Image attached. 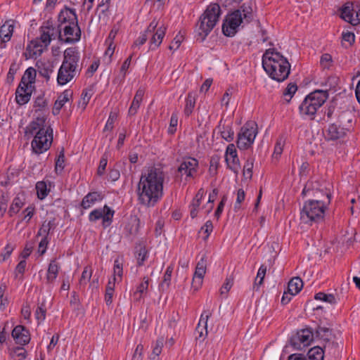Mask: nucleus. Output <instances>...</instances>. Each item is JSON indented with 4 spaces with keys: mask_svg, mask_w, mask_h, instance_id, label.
Returning a JSON list of instances; mask_svg holds the SVG:
<instances>
[{
    "mask_svg": "<svg viewBox=\"0 0 360 360\" xmlns=\"http://www.w3.org/2000/svg\"><path fill=\"white\" fill-rule=\"evenodd\" d=\"M166 28L164 27H160L155 28V31L152 34H149L150 43L149 50L154 51L161 44L165 35Z\"/></svg>",
    "mask_w": 360,
    "mask_h": 360,
    "instance_id": "18",
    "label": "nucleus"
},
{
    "mask_svg": "<svg viewBox=\"0 0 360 360\" xmlns=\"http://www.w3.org/2000/svg\"><path fill=\"white\" fill-rule=\"evenodd\" d=\"M114 214L115 211L105 205L103 208H96L92 210L89 214V220L91 222H95L102 219V225L106 228L112 224Z\"/></svg>",
    "mask_w": 360,
    "mask_h": 360,
    "instance_id": "10",
    "label": "nucleus"
},
{
    "mask_svg": "<svg viewBox=\"0 0 360 360\" xmlns=\"http://www.w3.org/2000/svg\"><path fill=\"white\" fill-rule=\"evenodd\" d=\"M131 59L132 56L131 55L123 62L120 68V75L115 79V81L119 82V84H122L124 82L127 70L131 62Z\"/></svg>",
    "mask_w": 360,
    "mask_h": 360,
    "instance_id": "39",
    "label": "nucleus"
},
{
    "mask_svg": "<svg viewBox=\"0 0 360 360\" xmlns=\"http://www.w3.org/2000/svg\"><path fill=\"white\" fill-rule=\"evenodd\" d=\"M35 206L33 204L30 205L22 211V214H24V217H22V220L25 221L26 223H29L31 219L35 214Z\"/></svg>",
    "mask_w": 360,
    "mask_h": 360,
    "instance_id": "52",
    "label": "nucleus"
},
{
    "mask_svg": "<svg viewBox=\"0 0 360 360\" xmlns=\"http://www.w3.org/2000/svg\"><path fill=\"white\" fill-rule=\"evenodd\" d=\"M206 272V260L204 257L198 262L193 274L194 277L203 279Z\"/></svg>",
    "mask_w": 360,
    "mask_h": 360,
    "instance_id": "46",
    "label": "nucleus"
},
{
    "mask_svg": "<svg viewBox=\"0 0 360 360\" xmlns=\"http://www.w3.org/2000/svg\"><path fill=\"white\" fill-rule=\"evenodd\" d=\"M25 136H33L31 148L33 153L40 155L47 151L53 142V129L46 126V118L38 116L26 127Z\"/></svg>",
    "mask_w": 360,
    "mask_h": 360,
    "instance_id": "2",
    "label": "nucleus"
},
{
    "mask_svg": "<svg viewBox=\"0 0 360 360\" xmlns=\"http://www.w3.org/2000/svg\"><path fill=\"white\" fill-rule=\"evenodd\" d=\"M303 288V281L300 277H294L288 282V292L290 295L298 294Z\"/></svg>",
    "mask_w": 360,
    "mask_h": 360,
    "instance_id": "33",
    "label": "nucleus"
},
{
    "mask_svg": "<svg viewBox=\"0 0 360 360\" xmlns=\"http://www.w3.org/2000/svg\"><path fill=\"white\" fill-rule=\"evenodd\" d=\"M11 335L15 343L21 346L27 345L31 339L29 330L22 325L16 326L13 329Z\"/></svg>",
    "mask_w": 360,
    "mask_h": 360,
    "instance_id": "16",
    "label": "nucleus"
},
{
    "mask_svg": "<svg viewBox=\"0 0 360 360\" xmlns=\"http://www.w3.org/2000/svg\"><path fill=\"white\" fill-rule=\"evenodd\" d=\"M297 90V86L295 83H289L287 87L284 89L283 92V96L287 103H289L296 93Z\"/></svg>",
    "mask_w": 360,
    "mask_h": 360,
    "instance_id": "45",
    "label": "nucleus"
},
{
    "mask_svg": "<svg viewBox=\"0 0 360 360\" xmlns=\"http://www.w3.org/2000/svg\"><path fill=\"white\" fill-rule=\"evenodd\" d=\"M316 336L319 338L327 342V344L324 345V349L330 346L333 347H338V344L337 342H330V337L331 335V330L329 328L326 326H321L319 325L316 328Z\"/></svg>",
    "mask_w": 360,
    "mask_h": 360,
    "instance_id": "23",
    "label": "nucleus"
},
{
    "mask_svg": "<svg viewBox=\"0 0 360 360\" xmlns=\"http://www.w3.org/2000/svg\"><path fill=\"white\" fill-rule=\"evenodd\" d=\"M13 22L11 20H6L1 26H0V48H6V43L10 41L13 32Z\"/></svg>",
    "mask_w": 360,
    "mask_h": 360,
    "instance_id": "17",
    "label": "nucleus"
},
{
    "mask_svg": "<svg viewBox=\"0 0 360 360\" xmlns=\"http://www.w3.org/2000/svg\"><path fill=\"white\" fill-rule=\"evenodd\" d=\"M18 68V65L15 62L11 63L9 68L8 72L7 74L8 82H12L13 81L14 76L16 74Z\"/></svg>",
    "mask_w": 360,
    "mask_h": 360,
    "instance_id": "64",
    "label": "nucleus"
},
{
    "mask_svg": "<svg viewBox=\"0 0 360 360\" xmlns=\"http://www.w3.org/2000/svg\"><path fill=\"white\" fill-rule=\"evenodd\" d=\"M95 84H92L82 91L81 96L82 99V104L84 105V108H86L91 98L95 93Z\"/></svg>",
    "mask_w": 360,
    "mask_h": 360,
    "instance_id": "41",
    "label": "nucleus"
},
{
    "mask_svg": "<svg viewBox=\"0 0 360 360\" xmlns=\"http://www.w3.org/2000/svg\"><path fill=\"white\" fill-rule=\"evenodd\" d=\"M117 118V114L115 112H110L109 114V117L106 122V124L104 127V131L110 130L111 131L114 127V123Z\"/></svg>",
    "mask_w": 360,
    "mask_h": 360,
    "instance_id": "59",
    "label": "nucleus"
},
{
    "mask_svg": "<svg viewBox=\"0 0 360 360\" xmlns=\"http://www.w3.org/2000/svg\"><path fill=\"white\" fill-rule=\"evenodd\" d=\"M36 73L37 71L34 68H28L21 79L20 84H25L31 87L32 84L35 82Z\"/></svg>",
    "mask_w": 360,
    "mask_h": 360,
    "instance_id": "35",
    "label": "nucleus"
},
{
    "mask_svg": "<svg viewBox=\"0 0 360 360\" xmlns=\"http://www.w3.org/2000/svg\"><path fill=\"white\" fill-rule=\"evenodd\" d=\"M329 94L328 90L316 89L309 94L307 97H310L313 103L317 104L320 108L328 98Z\"/></svg>",
    "mask_w": 360,
    "mask_h": 360,
    "instance_id": "24",
    "label": "nucleus"
},
{
    "mask_svg": "<svg viewBox=\"0 0 360 360\" xmlns=\"http://www.w3.org/2000/svg\"><path fill=\"white\" fill-rule=\"evenodd\" d=\"M60 269V264L56 262V259L51 260L46 277L47 283H53L56 281Z\"/></svg>",
    "mask_w": 360,
    "mask_h": 360,
    "instance_id": "30",
    "label": "nucleus"
},
{
    "mask_svg": "<svg viewBox=\"0 0 360 360\" xmlns=\"http://www.w3.org/2000/svg\"><path fill=\"white\" fill-rule=\"evenodd\" d=\"M141 221L137 216L131 217L129 221L124 226V232L127 236H135L139 233Z\"/></svg>",
    "mask_w": 360,
    "mask_h": 360,
    "instance_id": "25",
    "label": "nucleus"
},
{
    "mask_svg": "<svg viewBox=\"0 0 360 360\" xmlns=\"http://www.w3.org/2000/svg\"><path fill=\"white\" fill-rule=\"evenodd\" d=\"M92 269L90 266H86L84 268V270L82 273V276L79 281V288H84V286L87 284V283L91 281V278L92 276Z\"/></svg>",
    "mask_w": 360,
    "mask_h": 360,
    "instance_id": "40",
    "label": "nucleus"
},
{
    "mask_svg": "<svg viewBox=\"0 0 360 360\" xmlns=\"http://www.w3.org/2000/svg\"><path fill=\"white\" fill-rule=\"evenodd\" d=\"M221 15V8L217 4L207 6L204 13L200 15L195 27V38L200 42H203L207 35L215 27Z\"/></svg>",
    "mask_w": 360,
    "mask_h": 360,
    "instance_id": "6",
    "label": "nucleus"
},
{
    "mask_svg": "<svg viewBox=\"0 0 360 360\" xmlns=\"http://www.w3.org/2000/svg\"><path fill=\"white\" fill-rule=\"evenodd\" d=\"M104 195L101 192L94 191L88 193L82 199L80 206L84 210L89 209L95 203L103 200Z\"/></svg>",
    "mask_w": 360,
    "mask_h": 360,
    "instance_id": "20",
    "label": "nucleus"
},
{
    "mask_svg": "<svg viewBox=\"0 0 360 360\" xmlns=\"http://www.w3.org/2000/svg\"><path fill=\"white\" fill-rule=\"evenodd\" d=\"M65 151L64 148L60 151L55 163V171L58 173V170L60 173L64 169L65 167Z\"/></svg>",
    "mask_w": 360,
    "mask_h": 360,
    "instance_id": "50",
    "label": "nucleus"
},
{
    "mask_svg": "<svg viewBox=\"0 0 360 360\" xmlns=\"http://www.w3.org/2000/svg\"><path fill=\"white\" fill-rule=\"evenodd\" d=\"M266 272V266L264 264L261 265L258 269L257 274L253 285L254 290H259V286L263 283L264 278Z\"/></svg>",
    "mask_w": 360,
    "mask_h": 360,
    "instance_id": "42",
    "label": "nucleus"
},
{
    "mask_svg": "<svg viewBox=\"0 0 360 360\" xmlns=\"http://www.w3.org/2000/svg\"><path fill=\"white\" fill-rule=\"evenodd\" d=\"M37 71L40 76L45 78L48 82L50 79L51 74L53 72V65L49 61H37L36 63Z\"/></svg>",
    "mask_w": 360,
    "mask_h": 360,
    "instance_id": "27",
    "label": "nucleus"
},
{
    "mask_svg": "<svg viewBox=\"0 0 360 360\" xmlns=\"http://www.w3.org/2000/svg\"><path fill=\"white\" fill-rule=\"evenodd\" d=\"M136 257L137 260V266H143L145 261L148 257V252L145 246L141 247L139 248V250L136 252Z\"/></svg>",
    "mask_w": 360,
    "mask_h": 360,
    "instance_id": "48",
    "label": "nucleus"
},
{
    "mask_svg": "<svg viewBox=\"0 0 360 360\" xmlns=\"http://www.w3.org/2000/svg\"><path fill=\"white\" fill-rule=\"evenodd\" d=\"M195 96L192 92H189L186 98V105L184 107V115L186 117H189L195 108Z\"/></svg>",
    "mask_w": 360,
    "mask_h": 360,
    "instance_id": "37",
    "label": "nucleus"
},
{
    "mask_svg": "<svg viewBox=\"0 0 360 360\" xmlns=\"http://www.w3.org/2000/svg\"><path fill=\"white\" fill-rule=\"evenodd\" d=\"M236 11H240V18H243V23L244 22H245L246 23H249L252 20V19H253L252 8L250 4H243Z\"/></svg>",
    "mask_w": 360,
    "mask_h": 360,
    "instance_id": "34",
    "label": "nucleus"
},
{
    "mask_svg": "<svg viewBox=\"0 0 360 360\" xmlns=\"http://www.w3.org/2000/svg\"><path fill=\"white\" fill-rule=\"evenodd\" d=\"M213 231V224L212 222L210 220H208L205 222V225L201 227L199 233L201 231H204V233L206 234L205 236L203 238L204 240H207V239L209 238L210 233Z\"/></svg>",
    "mask_w": 360,
    "mask_h": 360,
    "instance_id": "61",
    "label": "nucleus"
},
{
    "mask_svg": "<svg viewBox=\"0 0 360 360\" xmlns=\"http://www.w3.org/2000/svg\"><path fill=\"white\" fill-rule=\"evenodd\" d=\"M72 96V91L70 89H66L63 91L58 96L54 103L53 108L52 109V113L54 115H57L60 113L61 108L64 106L65 103H67L70 98Z\"/></svg>",
    "mask_w": 360,
    "mask_h": 360,
    "instance_id": "21",
    "label": "nucleus"
},
{
    "mask_svg": "<svg viewBox=\"0 0 360 360\" xmlns=\"http://www.w3.org/2000/svg\"><path fill=\"white\" fill-rule=\"evenodd\" d=\"M326 132V138L332 141L341 139L344 137L346 134L345 129L336 124H330Z\"/></svg>",
    "mask_w": 360,
    "mask_h": 360,
    "instance_id": "26",
    "label": "nucleus"
},
{
    "mask_svg": "<svg viewBox=\"0 0 360 360\" xmlns=\"http://www.w3.org/2000/svg\"><path fill=\"white\" fill-rule=\"evenodd\" d=\"M332 61V56L328 53H324L321 57L320 63L324 69H329Z\"/></svg>",
    "mask_w": 360,
    "mask_h": 360,
    "instance_id": "63",
    "label": "nucleus"
},
{
    "mask_svg": "<svg viewBox=\"0 0 360 360\" xmlns=\"http://www.w3.org/2000/svg\"><path fill=\"white\" fill-rule=\"evenodd\" d=\"M262 67L272 79L282 82L289 76L290 64L276 49H268L262 56Z\"/></svg>",
    "mask_w": 360,
    "mask_h": 360,
    "instance_id": "4",
    "label": "nucleus"
},
{
    "mask_svg": "<svg viewBox=\"0 0 360 360\" xmlns=\"http://www.w3.org/2000/svg\"><path fill=\"white\" fill-rule=\"evenodd\" d=\"M58 20L59 22L58 26H63L68 24L76 26L77 22H78L76 10L65 6L58 13Z\"/></svg>",
    "mask_w": 360,
    "mask_h": 360,
    "instance_id": "15",
    "label": "nucleus"
},
{
    "mask_svg": "<svg viewBox=\"0 0 360 360\" xmlns=\"http://www.w3.org/2000/svg\"><path fill=\"white\" fill-rule=\"evenodd\" d=\"M311 100L310 97L307 96L299 106V112L304 119L308 118L313 120L319 108L317 104L313 103Z\"/></svg>",
    "mask_w": 360,
    "mask_h": 360,
    "instance_id": "14",
    "label": "nucleus"
},
{
    "mask_svg": "<svg viewBox=\"0 0 360 360\" xmlns=\"http://www.w3.org/2000/svg\"><path fill=\"white\" fill-rule=\"evenodd\" d=\"M149 281L150 279L147 276L143 277L142 282L138 285L135 294L139 293L141 297L142 294L146 292L148 288Z\"/></svg>",
    "mask_w": 360,
    "mask_h": 360,
    "instance_id": "56",
    "label": "nucleus"
},
{
    "mask_svg": "<svg viewBox=\"0 0 360 360\" xmlns=\"http://www.w3.org/2000/svg\"><path fill=\"white\" fill-rule=\"evenodd\" d=\"M354 4L352 2H347L341 9V18L349 22L352 25L359 24L358 18H354Z\"/></svg>",
    "mask_w": 360,
    "mask_h": 360,
    "instance_id": "22",
    "label": "nucleus"
},
{
    "mask_svg": "<svg viewBox=\"0 0 360 360\" xmlns=\"http://www.w3.org/2000/svg\"><path fill=\"white\" fill-rule=\"evenodd\" d=\"M245 193L243 188H239L237 191V198L234 205V210H237L240 208V204L245 200Z\"/></svg>",
    "mask_w": 360,
    "mask_h": 360,
    "instance_id": "62",
    "label": "nucleus"
},
{
    "mask_svg": "<svg viewBox=\"0 0 360 360\" xmlns=\"http://www.w3.org/2000/svg\"><path fill=\"white\" fill-rule=\"evenodd\" d=\"M53 226V222L49 221L46 222V221L43 222L41 226L39 229L37 236H42L43 238H49V235L50 233L51 229Z\"/></svg>",
    "mask_w": 360,
    "mask_h": 360,
    "instance_id": "47",
    "label": "nucleus"
},
{
    "mask_svg": "<svg viewBox=\"0 0 360 360\" xmlns=\"http://www.w3.org/2000/svg\"><path fill=\"white\" fill-rule=\"evenodd\" d=\"M79 60L80 53L77 47H69L65 50L57 75L59 85L63 86L80 75L82 67L79 65Z\"/></svg>",
    "mask_w": 360,
    "mask_h": 360,
    "instance_id": "5",
    "label": "nucleus"
},
{
    "mask_svg": "<svg viewBox=\"0 0 360 360\" xmlns=\"http://www.w3.org/2000/svg\"><path fill=\"white\" fill-rule=\"evenodd\" d=\"M165 179V174L159 167H152L147 173L142 174L136 190L139 204L153 207L160 202L164 195Z\"/></svg>",
    "mask_w": 360,
    "mask_h": 360,
    "instance_id": "1",
    "label": "nucleus"
},
{
    "mask_svg": "<svg viewBox=\"0 0 360 360\" xmlns=\"http://www.w3.org/2000/svg\"><path fill=\"white\" fill-rule=\"evenodd\" d=\"M212 311H211L210 309H205L202 313L200 318L199 323L195 329V331L198 333V336H196V338H195L196 340L200 339L203 337L202 329L200 331L199 330V328H200V326L201 324H203V329H205V335L207 334V321H208L209 318L212 316Z\"/></svg>",
    "mask_w": 360,
    "mask_h": 360,
    "instance_id": "31",
    "label": "nucleus"
},
{
    "mask_svg": "<svg viewBox=\"0 0 360 360\" xmlns=\"http://www.w3.org/2000/svg\"><path fill=\"white\" fill-rule=\"evenodd\" d=\"M35 188L37 190V197L40 200H44L49 193L46 183L44 181H38L36 184Z\"/></svg>",
    "mask_w": 360,
    "mask_h": 360,
    "instance_id": "43",
    "label": "nucleus"
},
{
    "mask_svg": "<svg viewBox=\"0 0 360 360\" xmlns=\"http://www.w3.org/2000/svg\"><path fill=\"white\" fill-rule=\"evenodd\" d=\"M314 299L317 300H321L330 304H335L336 299L333 294H326L323 292L316 293L314 296Z\"/></svg>",
    "mask_w": 360,
    "mask_h": 360,
    "instance_id": "51",
    "label": "nucleus"
},
{
    "mask_svg": "<svg viewBox=\"0 0 360 360\" xmlns=\"http://www.w3.org/2000/svg\"><path fill=\"white\" fill-rule=\"evenodd\" d=\"M27 84H20L15 91V100L20 105H25L29 102L32 95V91Z\"/></svg>",
    "mask_w": 360,
    "mask_h": 360,
    "instance_id": "19",
    "label": "nucleus"
},
{
    "mask_svg": "<svg viewBox=\"0 0 360 360\" xmlns=\"http://www.w3.org/2000/svg\"><path fill=\"white\" fill-rule=\"evenodd\" d=\"M44 48V46L39 39H35L27 46L26 51L28 52L29 58H37L43 53Z\"/></svg>",
    "mask_w": 360,
    "mask_h": 360,
    "instance_id": "28",
    "label": "nucleus"
},
{
    "mask_svg": "<svg viewBox=\"0 0 360 360\" xmlns=\"http://www.w3.org/2000/svg\"><path fill=\"white\" fill-rule=\"evenodd\" d=\"M25 205V200L20 196L17 195L13 200V202L8 210V214L10 217H13L14 214L19 212L21 207Z\"/></svg>",
    "mask_w": 360,
    "mask_h": 360,
    "instance_id": "36",
    "label": "nucleus"
},
{
    "mask_svg": "<svg viewBox=\"0 0 360 360\" xmlns=\"http://www.w3.org/2000/svg\"><path fill=\"white\" fill-rule=\"evenodd\" d=\"M158 26V22L153 20L148 26L146 31L142 33L134 42L136 46H141L144 44L148 39H149V34H152Z\"/></svg>",
    "mask_w": 360,
    "mask_h": 360,
    "instance_id": "32",
    "label": "nucleus"
},
{
    "mask_svg": "<svg viewBox=\"0 0 360 360\" xmlns=\"http://www.w3.org/2000/svg\"><path fill=\"white\" fill-rule=\"evenodd\" d=\"M314 330L311 328H307L297 331L295 336L290 340L291 345L294 349L301 350L302 347L308 346L313 340Z\"/></svg>",
    "mask_w": 360,
    "mask_h": 360,
    "instance_id": "11",
    "label": "nucleus"
},
{
    "mask_svg": "<svg viewBox=\"0 0 360 360\" xmlns=\"http://www.w3.org/2000/svg\"><path fill=\"white\" fill-rule=\"evenodd\" d=\"M40 37L37 38V39H39L45 48L50 44L51 40L55 39L56 35L58 34L57 30H56L52 22L49 20L40 27Z\"/></svg>",
    "mask_w": 360,
    "mask_h": 360,
    "instance_id": "13",
    "label": "nucleus"
},
{
    "mask_svg": "<svg viewBox=\"0 0 360 360\" xmlns=\"http://www.w3.org/2000/svg\"><path fill=\"white\" fill-rule=\"evenodd\" d=\"M46 309L44 304L38 306L35 311V317L37 320L40 322L43 321L46 318Z\"/></svg>",
    "mask_w": 360,
    "mask_h": 360,
    "instance_id": "57",
    "label": "nucleus"
},
{
    "mask_svg": "<svg viewBox=\"0 0 360 360\" xmlns=\"http://www.w3.org/2000/svg\"><path fill=\"white\" fill-rule=\"evenodd\" d=\"M144 94H145V91L142 88H139L136 91L135 96L134 97V99L132 101V103H131V104L129 107V111H128V115L129 116H134L136 114V112L140 107L141 103L143 100Z\"/></svg>",
    "mask_w": 360,
    "mask_h": 360,
    "instance_id": "29",
    "label": "nucleus"
},
{
    "mask_svg": "<svg viewBox=\"0 0 360 360\" xmlns=\"http://www.w3.org/2000/svg\"><path fill=\"white\" fill-rule=\"evenodd\" d=\"M319 193L324 196L325 200L311 199L304 202L300 212V219L302 223L312 225L314 223L319 224L324 221L326 210L330 203L332 195L327 190H316L314 196L319 197Z\"/></svg>",
    "mask_w": 360,
    "mask_h": 360,
    "instance_id": "3",
    "label": "nucleus"
},
{
    "mask_svg": "<svg viewBox=\"0 0 360 360\" xmlns=\"http://www.w3.org/2000/svg\"><path fill=\"white\" fill-rule=\"evenodd\" d=\"M14 248L11 244H7L0 255V263L6 260L11 256Z\"/></svg>",
    "mask_w": 360,
    "mask_h": 360,
    "instance_id": "58",
    "label": "nucleus"
},
{
    "mask_svg": "<svg viewBox=\"0 0 360 360\" xmlns=\"http://www.w3.org/2000/svg\"><path fill=\"white\" fill-rule=\"evenodd\" d=\"M257 129V124L254 122H248L241 127L236 142L240 150H245L251 146L256 137Z\"/></svg>",
    "mask_w": 360,
    "mask_h": 360,
    "instance_id": "7",
    "label": "nucleus"
},
{
    "mask_svg": "<svg viewBox=\"0 0 360 360\" xmlns=\"http://www.w3.org/2000/svg\"><path fill=\"white\" fill-rule=\"evenodd\" d=\"M285 143V139L283 136H280L275 145L274 151L273 155L275 157L280 156L283 150V146Z\"/></svg>",
    "mask_w": 360,
    "mask_h": 360,
    "instance_id": "55",
    "label": "nucleus"
},
{
    "mask_svg": "<svg viewBox=\"0 0 360 360\" xmlns=\"http://www.w3.org/2000/svg\"><path fill=\"white\" fill-rule=\"evenodd\" d=\"M324 350L319 346H316L311 348L308 352L307 356L309 360H323Z\"/></svg>",
    "mask_w": 360,
    "mask_h": 360,
    "instance_id": "38",
    "label": "nucleus"
},
{
    "mask_svg": "<svg viewBox=\"0 0 360 360\" xmlns=\"http://www.w3.org/2000/svg\"><path fill=\"white\" fill-rule=\"evenodd\" d=\"M126 164L127 162L125 161L117 162L108 174L109 179L112 181H116L118 180L120 176V169Z\"/></svg>",
    "mask_w": 360,
    "mask_h": 360,
    "instance_id": "44",
    "label": "nucleus"
},
{
    "mask_svg": "<svg viewBox=\"0 0 360 360\" xmlns=\"http://www.w3.org/2000/svg\"><path fill=\"white\" fill-rule=\"evenodd\" d=\"M243 23L239 11H234L226 15L222 25L223 34L229 37H233L238 32V27Z\"/></svg>",
    "mask_w": 360,
    "mask_h": 360,
    "instance_id": "9",
    "label": "nucleus"
},
{
    "mask_svg": "<svg viewBox=\"0 0 360 360\" xmlns=\"http://www.w3.org/2000/svg\"><path fill=\"white\" fill-rule=\"evenodd\" d=\"M254 165V159L248 158L243 167V175L245 178L251 179L252 177V169Z\"/></svg>",
    "mask_w": 360,
    "mask_h": 360,
    "instance_id": "49",
    "label": "nucleus"
},
{
    "mask_svg": "<svg viewBox=\"0 0 360 360\" xmlns=\"http://www.w3.org/2000/svg\"><path fill=\"white\" fill-rule=\"evenodd\" d=\"M220 133L221 138L227 142H231L234 139V131L229 126L223 127V130H221Z\"/></svg>",
    "mask_w": 360,
    "mask_h": 360,
    "instance_id": "53",
    "label": "nucleus"
},
{
    "mask_svg": "<svg viewBox=\"0 0 360 360\" xmlns=\"http://www.w3.org/2000/svg\"><path fill=\"white\" fill-rule=\"evenodd\" d=\"M198 167V161L193 158H186L184 159L182 162L178 167L177 172L181 176L186 175V180L188 179L193 178L197 172Z\"/></svg>",
    "mask_w": 360,
    "mask_h": 360,
    "instance_id": "12",
    "label": "nucleus"
},
{
    "mask_svg": "<svg viewBox=\"0 0 360 360\" xmlns=\"http://www.w3.org/2000/svg\"><path fill=\"white\" fill-rule=\"evenodd\" d=\"M46 106H47V101L44 98V94L39 95L36 98L35 101H34V107L35 108H37V109H36V111L43 110L46 108Z\"/></svg>",
    "mask_w": 360,
    "mask_h": 360,
    "instance_id": "54",
    "label": "nucleus"
},
{
    "mask_svg": "<svg viewBox=\"0 0 360 360\" xmlns=\"http://www.w3.org/2000/svg\"><path fill=\"white\" fill-rule=\"evenodd\" d=\"M122 262L119 259H116L114 262L113 272L114 276H117L120 278L122 276L123 267Z\"/></svg>",
    "mask_w": 360,
    "mask_h": 360,
    "instance_id": "60",
    "label": "nucleus"
},
{
    "mask_svg": "<svg viewBox=\"0 0 360 360\" xmlns=\"http://www.w3.org/2000/svg\"><path fill=\"white\" fill-rule=\"evenodd\" d=\"M57 32L58 39L65 44H75L81 39L82 32L78 22L76 26L70 24L58 26Z\"/></svg>",
    "mask_w": 360,
    "mask_h": 360,
    "instance_id": "8",
    "label": "nucleus"
}]
</instances>
